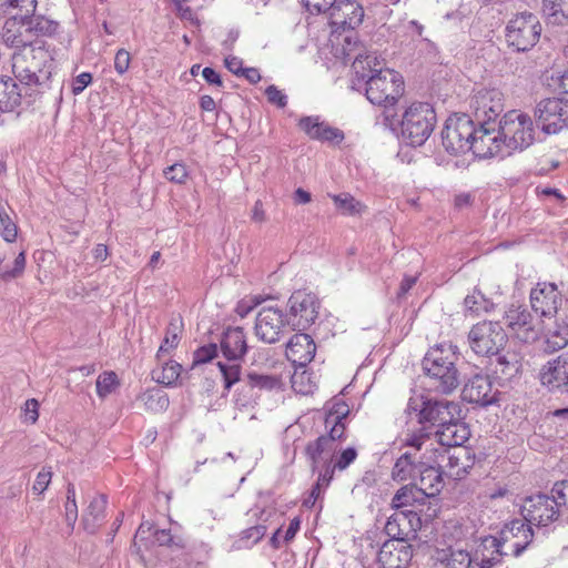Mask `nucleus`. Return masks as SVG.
<instances>
[{
    "label": "nucleus",
    "instance_id": "1",
    "mask_svg": "<svg viewBox=\"0 0 568 568\" xmlns=\"http://www.w3.org/2000/svg\"><path fill=\"white\" fill-rule=\"evenodd\" d=\"M352 67L356 79L365 82L366 98L372 104L393 106L403 95V77L392 69H383L375 53L356 54Z\"/></svg>",
    "mask_w": 568,
    "mask_h": 568
},
{
    "label": "nucleus",
    "instance_id": "2",
    "mask_svg": "<svg viewBox=\"0 0 568 568\" xmlns=\"http://www.w3.org/2000/svg\"><path fill=\"white\" fill-rule=\"evenodd\" d=\"M52 63L51 53L39 41L13 53L12 71L16 79L23 85L26 95H30L29 90L50 78Z\"/></svg>",
    "mask_w": 568,
    "mask_h": 568
},
{
    "label": "nucleus",
    "instance_id": "3",
    "mask_svg": "<svg viewBox=\"0 0 568 568\" xmlns=\"http://www.w3.org/2000/svg\"><path fill=\"white\" fill-rule=\"evenodd\" d=\"M458 355L456 346L439 344L432 347L423 359V368L435 382L434 387L442 394L453 393L459 385V373L456 367Z\"/></svg>",
    "mask_w": 568,
    "mask_h": 568
},
{
    "label": "nucleus",
    "instance_id": "4",
    "mask_svg": "<svg viewBox=\"0 0 568 568\" xmlns=\"http://www.w3.org/2000/svg\"><path fill=\"white\" fill-rule=\"evenodd\" d=\"M469 428L460 422V415H458L455 420L437 428L434 437H416L409 445L414 446L416 450L429 453L427 459L437 462V458H445V453H448L449 448H463L462 445L469 438Z\"/></svg>",
    "mask_w": 568,
    "mask_h": 568
},
{
    "label": "nucleus",
    "instance_id": "5",
    "mask_svg": "<svg viewBox=\"0 0 568 568\" xmlns=\"http://www.w3.org/2000/svg\"><path fill=\"white\" fill-rule=\"evenodd\" d=\"M499 134L504 138L505 151L510 155L514 152H523L534 144L536 128L530 115L511 110L499 121Z\"/></svg>",
    "mask_w": 568,
    "mask_h": 568
},
{
    "label": "nucleus",
    "instance_id": "6",
    "mask_svg": "<svg viewBox=\"0 0 568 568\" xmlns=\"http://www.w3.org/2000/svg\"><path fill=\"white\" fill-rule=\"evenodd\" d=\"M436 113L427 102H413L402 115V135L413 146L423 145L434 131Z\"/></svg>",
    "mask_w": 568,
    "mask_h": 568
},
{
    "label": "nucleus",
    "instance_id": "7",
    "mask_svg": "<svg viewBox=\"0 0 568 568\" xmlns=\"http://www.w3.org/2000/svg\"><path fill=\"white\" fill-rule=\"evenodd\" d=\"M221 349L226 359L233 363L217 362V367L224 381V388L230 389L240 381L241 365L236 361L242 359L247 352L246 336L242 327L227 328L221 339Z\"/></svg>",
    "mask_w": 568,
    "mask_h": 568
},
{
    "label": "nucleus",
    "instance_id": "8",
    "mask_svg": "<svg viewBox=\"0 0 568 568\" xmlns=\"http://www.w3.org/2000/svg\"><path fill=\"white\" fill-rule=\"evenodd\" d=\"M541 24L536 14L520 12L514 16L505 29V38L509 48L525 52L534 48L540 39Z\"/></svg>",
    "mask_w": 568,
    "mask_h": 568
},
{
    "label": "nucleus",
    "instance_id": "9",
    "mask_svg": "<svg viewBox=\"0 0 568 568\" xmlns=\"http://www.w3.org/2000/svg\"><path fill=\"white\" fill-rule=\"evenodd\" d=\"M475 134L477 129L468 114H454L446 120L442 143L448 153L464 154L470 151Z\"/></svg>",
    "mask_w": 568,
    "mask_h": 568
},
{
    "label": "nucleus",
    "instance_id": "10",
    "mask_svg": "<svg viewBox=\"0 0 568 568\" xmlns=\"http://www.w3.org/2000/svg\"><path fill=\"white\" fill-rule=\"evenodd\" d=\"M507 339V334L499 322H478L468 333L469 347L475 354L481 356L497 355Z\"/></svg>",
    "mask_w": 568,
    "mask_h": 568
},
{
    "label": "nucleus",
    "instance_id": "11",
    "mask_svg": "<svg viewBox=\"0 0 568 568\" xmlns=\"http://www.w3.org/2000/svg\"><path fill=\"white\" fill-rule=\"evenodd\" d=\"M287 306V324L293 329L304 331L314 324L321 303L315 294L296 291L288 298Z\"/></svg>",
    "mask_w": 568,
    "mask_h": 568
},
{
    "label": "nucleus",
    "instance_id": "12",
    "mask_svg": "<svg viewBox=\"0 0 568 568\" xmlns=\"http://www.w3.org/2000/svg\"><path fill=\"white\" fill-rule=\"evenodd\" d=\"M525 521L536 526H548L558 519L560 510L551 495L537 494L526 497L520 506Z\"/></svg>",
    "mask_w": 568,
    "mask_h": 568
},
{
    "label": "nucleus",
    "instance_id": "13",
    "mask_svg": "<svg viewBox=\"0 0 568 568\" xmlns=\"http://www.w3.org/2000/svg\"><path fill=\"white\" fill-rule=\"evenodd\" d=\"M408 409L414 412L419 423H429L437 428L455 420L460 415L459 406L448 400H422V407L415 400L409 402Z\"/></svg>",
    "mask_w": 568,
    "mask_h": 568
},
{
    "label": "nucleus",
    "instance_id": "14",
    "mask_svg": "<svg viewBox=\"0 0 568 568\" xmlns=\"http://www.w3.org/2000/svg\"><path fill=\"white\" fill-rule=\"evenodd\" d=\"M504 321L511 335L523 343H532L539 337V327L527 306L510 304Z\"/></svg>",
    "mask_w": 568,
    "mask_h": 568
},
{
    "label": "nucleus",
    "instance_id": "15",
    "mask_svg": "<svg viewBox=\"0 0 568 568\" xmlns=\"http://www.w3.org/2000/svg\"><path fill=\"white\" fill-rule=\"evenodd\" d=\"M470 109L477 123L495 124L504 111V95L498 89H479L470 99Z\"/></svg>",
    "mask_w": 568,
    "mask_h": 568
},
{
    "label": "nucleus",
    "instance_id": "16",
    "mask_svg": "<svg viewBox=\"0 0 568 568\" xmlns=\"http://www.w3.org/2000/svg\"><path fill=\"white\" fill-rule=\"evenodd\" d=\"M497 539L508 556L518 557L531 544L534 531L525 519L516 518L504 525Z\"/></svg>",
    "mask_w": 568,
    "mask_h": 568
},
{
    "label": "nucleus",
    "instance_id": "17",
    "mask_svg": "<svg viewBox=\"0 0 568 568\" xmlns=\"http://www.w3.org/2000/svg\"><path fill=\"white\" fill-rule=\"evenodd\" d=\"M536 116L544 132L556 134L568 128V106L558 98L545 99L536 108Z\"/></svg>",
    "mask_w": 568,
    "mask_h": 568
},
{
    "label": "nucleus",
    "instance_id": "18",
    "mask_svg": "<svg viewBox=\"0 0 568 568\" xmlns=\"http://www.w3.org/2000/svg\"><path fill=\"white\" fill-rule=\"evenodd\" d=\"M285 324L282 310L277 307H262L255 320V335L266 344H274L283 336Z\"/></svg>",
    "mask_w": 568,
    "mask_h": 568
},
{
    "label": "nucleus",
    "instance_id": "19",
    "mask_svg": "<svg viewBox=\"0 0 568 568\" xmlns=\"http://www.w3.org/2000/svg\"><path fill=\"white\" fill-rule=\"evenodd\" d=\"M420 528V518L414 510H397L388 517L384 530L392 539L389 541L407 542L416 538Z\"/></svg>",
    "mask_w": 568,
    "mask_h": 568
},
{
    "label": "nucleus",
    "instance_id": "20",
    "mask_svg": "<svg viewBox=\"0 0 568 568\" xmlns=\"http://www.w3.org/2000/svg\"><path fill=\"white\" fill-rule=\"evenodd\" d=\"M477 134L474 136L470 151L478 158L508 156L505 151L504 138L496 132L495 124L478 123Z\"/></svg>",
    "mask_w": 568,
    "mask_h": 568
},
{
    "label": "nucleus",
    "instance_id": "21",
    "mask_svg": "<svg viewBox=\"0 0 568 568\" xmlns=\"http://www.w3.org/2000/svg\"><path fill=\"white\" fill-rule=\"evenodd\" d=\"M326 12L331 24L343 30L355 29L364 18V9L355 0H336Z\"/></svg>",
    "mask_w": 568,
    "mask_h": 568
},
{
    "label": "nucleus",
    "instance_id": "22",
    "mask_svg": "<svg viewBox=\"0 0 568 568\" xmlns=\"http://www.w3.org/2000/svg\"><path fill=\"white\" fill-rule=\"evenodd\" d=\"M561 295L554 283H538L530 292L532 310L541 317H552L557 314Z\"/></svg>",
    "mask_w": 568,
    "mask_h": 568
},
{
    "label": "nucleus",
    "instance_id": "23",
    "mask_svg": "<svg viewBox=\"0 0 568 568\" xmlns=\"http://www.w3.org/2000/svg\"><path fill=\"white\" fill-rule=\"evenodd\" d=\"M542 385L568 395V352L547 362L540 369Z\"/></svg>",
    "mask_w": 568,
    "mask_h": 568
},
{
    "label": "nucleus",
    "instance_id": "24",
    "mask_svg": "<svg viewBox=\"0 0 568 568\" xmlns=\"http://www.w3.org/2000/svg\"><path fill=\"white\" fill-rule=\"evenodd\" d=\"M462 397L465 402L487 406L493 404L496 398L493 393V382L486 374L476 373L465 383Z\"/></svg>",
    "mask_w": 568,
    "mask_h": 568
},
{
    "label": "nucleus",
    "instance_id": "25",
    "mask_svg": "<svg viewBox=\"0 0 568 568\" xmlns=\"http://www.w3.org/2000/svg\"><path fill=\"white\" fill-rule=\"evenodd\" d=\"M284 366L283 362H274L271 372H268V367L248 372L246 376L247 385L251 388L264 392L282 390L284 388Z\"/></svg>",
    "mask_w": 568,
    "mask_h": 568
},
{
    "label": "nucleus",
    "instance_id": "26",
    "mask_svg": "<svg viewBox=\"0 0 568 568\" xmlns=\"http://www.w3.org/2000/svg\"><path fill=\"white\" fill-rule=\"evenodd\" d=\"M434 463L443 468L447 477L459 480L464 478L473 467L474 457L466 448H455L453 452L448 449V453H445V458H437V462Z\"/></svg>",
    "mask_w": 568,
    "mask_h": 568
},
{
    "label": "nucleus",
    "instance_id": "27",
    "mask_svg": "<svg viewBox=\"0 0 568 568\" xmlns=\"http://www.w3.org/2000/svg\"><path fill=\"white\" fill-rule=\"evenodd\" d=\"M413 557L407 542L385 541L378 551V562L383 568H406Z\"/></svg>",
    "mask_w": 568,
    "mask_h": 568
},
{
    "label": "nucleus",
    "instance_id": "28",
    "mask_svg": "<svg viewBox=\"0 0 568 568\" xmlns=\"http://www.w3.org/2000/svg\"><path fill=\"white\" fill-rule=\"evenodd\" d=\"M424 450L423 456L420 459L425 458L426 460H420L419 468L417 471L419 473V488L418 490L422 493V495L427 497H433L440 493V490L444 487V480H443V474L444 471L440 470L442 467H438V465L435 464L434 460H428L427 455Z\"/></svg>",
    "mask_w": 568,
    "mask_h": 568
},
{
    "label": "nucleus",
    "instance_id": "29",
    "mask_svg": "<svg viewBox=\"0 0 568 568\" xmlns=\"http://www.w3.org/2000/svg\"><path fill=\"white\" fill-rule=\"evenodd\" d=\"M475 566H500L501 558L508 556L497 537L485 536L479 539L471 552Z\"/></svg>",
    "mask_w": 568,
    "mask_h": 568
},
{
    "label": "nucleus",
    "instance_id": "30",
    "mask_svg": "<svg viewBox=\"0 0 568 568\" xmlns=\"http://www.w3.org/2000/svg\"><path fill=\"white\" fill-rule=\"evenodd\" d=\"M3 43L11 48L23 49L26 45H32V41L28 23L24 16L11 17L6 20L2 28Z\"/></svg>",
    "mask_w": 568,
    "mask_h": 568
},
{
    "label": "nucleus",
    "instance_id": "31",
    "mask_svg": "<svg viewBox=\"0 0 568 568\" xmlns=\"http://www.w3.org/2000/svg\"><path fill=\"white\" fill-rule=\"evenodd\" d=\"M316 345L308 334L297 333L286 344V357L293 364L305 366L315 356Z\"/></svg>",
    "mask_w": 568,
    "mask_h": 568
},
{
    "label": "nucleus",
    "instance_id": "32",
    "mask_svg": "<svg viewBox=\"0 0 568 568\" xmlns=\"http://www.w3.org/2000/svg\"><path fill=\"white\" fill-rule=\"evenodd\" d=\"M328 429L327 435H321L305 447V453L311 460L313 470H315L322 455L332 453L335 449V442L344 436L341 426H332Z\"/></svg>",
    "mask_w": 568,
    "mask_h": 568
},
{
    "label": "nucleus",
    "instance_id": "33",
    "mask_svg": "<svg viewBox=\"0 0 568 568\" xmlns=\"http://www.w3.org/2000/svg\"><path fill=\"white\" fill-rule=\"evenodd\" d=\"M311 139L339 143L344 139V134L339 129L332 128L324 122H320L318 118L305 116L298 123Z\"/></svg>",
    "mask_w": 568,
    "mask_h": 568
},
{
    "label": "nucleus",
    "instance_id": "34",
    "mask_svg": "<svg viewBox=\"0 0 568 568\" xmlns=\"http://www.w3.org/2000/svg\"><path fill=\"white\" fill-rule=\"evenodd\" d=\"M471 556L470 551L453 546L436 551V559L444 568H474Z\"/></svg>",
    "mask_w": 568,
    "mask_h": 568
},
{
    "label": "nucleus",
    "instance_id": "35",
    "mask_svg": "<svg viewBox=\"0 0 568 568\" xmlns=\"http://www.w3.org/2000/svg\"><path fill=\"white\" fill-rule=\"evenodd\" d=\"M24 88L19 89L11 78L0 77V111L10 112L19 105Z\"/></svg>",
    "mask_w": 568,
    "mask_h": 568
},
{
    "label": "nucleus",
    "instance_id": "36",
    "mask_svg": "<svg viewBox=\"0 0 568 568\" xmlns=\"http://www.w3.org/2000/svg\"><path fill=\"white\" fill-rule=\"evenodd\" d=\"M105 506L106 497L104 495H99L90 501L82 516V525L88 532L93 534L97 531L104 519Z\"/></svg>",
    "mask_w": 568,
    "mask_h": 568
},
{
    "label": "nucleus",
    "instance_id": "37",
    "mask_svg": "<svg viewBox=\"0 0 568 568\" xmlns=\"http://www.w3.org/2000/svg\"><path fill=\"white\" fill-rule=\"evenodd\" d=\"M31 39L52 37L58 32L59 22L42 14L24 13Z\"/></svg>",
    "mask_w": 568,
    "mask_h": 568
},
{
    "label": "nucleus",
    "instance_id": "38",
    "mask_svg": "<svg viewBox=\"0 0 568 568\" xmlns=\"http://www.w3.org/2000/svg\"><path fill=\"white\" fill-rule=\"evenodd\" d=\"M494 307L495 304L479 291H474L464 300V313L466 316L477 317L491 312Z\"/></svg>",
    "mask_w": 568,
    "mask_h": 568
},
{
    "label": "nucleus",
    "instance_id": "39",
    "mask_svg": "<svg viewBox=\"0 0 568 568\" xmlns=\"http://www.w3.org/2000/svg\"><path fill=\"white\" fill-rule=\"evenodd\" d=\"M546 351L555 353L568 345V324L566 322H556L554 327L546 334Z\"/></svg>",
    "mask_w": 568,
    "mask_h": 568
},
{
    "label": "nucleus",
    "instance_id": "40",
    "mask_svg": "<svg viewBox=\"0 0 568 568\" xmlns=\"http://www.w3.org/2000/svg\"><path fill=\"white\" fill-rule=\"evenodd\" d=\"M161 368L153 371V378L165 386H176L182 373V365L175 361H164L162 358Z\"/></svg>",
    "mask_w": 568,
    "mask_h": 568
},
{
    "label": "nucleus",
    "instance_id": "41",
    "mask_svg": "<svg viewBox=\"0 0 568 568\" xmlns=\"http://www.w3.org/2000/svg\"><path fill=\"white\" fill-rule=\"evenodd\" d=\"M140 402L144 405L146 410L160 413L168 409L170 405L169 396L161 389H148L140 394Z\"/></svg>",
    "mask_w": 568,
    "mask_h": 568
},
{
    "label": "nucleus",
    "instance_id": "42",
    "mask_svg": "<svg viewBox=\"0 0 568 568\" xmlns=\"http://www.w3.org/2000/svg\"><path fill=\"white\" fill-rule=\"evenodd\" d=\"M328 196L333 200L336 210L343 215H359L366 207L349 193L328 194Z\"/></svg>",
    "mask_w": 568,
    "mask_h": 568
},
{
    "label": "nucleus",
    "instance_id": "43",
    "mask_svg": "<svg viewBox=\"0 0 568 568\" xmlns=\"http://www.w3.org/2000/svg\"><path fill=\"white\" fill-rule=\"evenodd\" d=\"M416 456L410 453L403 454L393 467V478L397 481H405L412 478L419 468L415 465Z\"/></svg>",
    "mask_w": 568,
    "mask_h": 568
},
{
    "label": "nucleus",
    "instance_id": "44",
    "mask_svg": "<svg viewBox=\"0 0 568 568\" xmlns=\"http://www.w3.org/2000/svg\"><path fill=\"white\" fill-rule=\"evenodd\" d=\"M348 413L349 408L344 402L338 400L334 403L332 408L326 414L325 427L331 428L332 426H341L344 435L346 429L344 419L346 418Z\"/></svg>",
    "mask_w": 568,
    "mask_h": 568
},
{
    "label": "nucleus",
    "instance_id": "45",
    "mask_svg": "<svg viewBox=\"0 0 568 568\" xmlns=\"http://www.w3.org/2000/svg\"><path fill=\"white\" fill-rule=\"evenodd\" d=\"M422 493L415 486L407 485L399 488L392 499V507L399 510L404 507L412 506Z\"/></svg>",
    "mask_w": 568,
    "mask_h": 568
},
{
    "label": "nucleus",
    "instance_id": "46",
    "mask_svg": "<svg viewBox=\"0 0 568 568\" xmlns=\"http://www.w3.org/2000/svg\"><path fill=\"white\" fill-rule=\"evenodd\" d=\"M119 379L114 372H104L97 379V393L104 398L112 394L119 386Z\"/></svg>",
    "mask_w": 568,
    "mask_h": 568
},
{
    "label": "nucleus",
    "instance_id": "47",
    "mask_svg": "<svg viewBox=\"0 0 568 568\" xmlns=\"http://www.w3.org/2000/svg\"><path fill=\"white\" fill-rule=\"evenodd\" d=\"M153 542L169 548H183V538L172 534L171 529H156L153 532Z\"/></svg>",
    "mask_w": 568,
    "mask_h": 568
},
{
    "label": "nucleus",
    "instance_id": "48",
    "mask_svg": "<svg viewBox=\"0 0 568 568\" xmlns=\"http://www.w3.org/2000/svg\"><path fill=\"white\" fill-rule=\"evenodd\" d=\"M179 341V326L171 322L166 329L165 337L158 351V361L161 362L162 356H164L165 353H169L171 349L176 347Z\"/></svg>",
    "mask_w": 568,
    "mask_h": 568
},
{
    "label": "nucleus",
    "instance_id": "49",
    "mask_svg": "<svg viewBox=\"0 0 568 568\" xmlns=\"http://www.w3.org/2000/svg\"><path fill=\"white\" fill-rule=\"evenodd\" d=\"M65 521L68 527L72 530L78 519V506L75 501V488L72 484L68 485L67 501L64 505Z\"/></svg>",
    "mask_w": 568,
    "mask_h": 568
},
{
    "label": "nucleus",
    "instance_id": "50",
    "mask_svg": "<svg viewBox=\"0 0 568 568\" xmlns=\"http://www.w3.org/2000/svg\"><path fill=\"white\" fill-rule=\"evenodd\" d=\"M0 233L2 239L9 243L14 242L18 234V227L16 223L10 219V216L4 212L2 207H0Z\"/></svg>",
    "mask_w": 568,
    "mask_h": 568
},
{
    "label": "nucleus",
    "instance_id": "51",
    "mask_svg": "<svg viewBox=\"0 0 568 568\" xmlns=\"http://www.w3.org/2000/svg\"><path fill=\"white\" fill-rule=\"evenodd\" d=\"M266 534L265 525H255L250 528L244 529L241 532L240 540L244 544L245 547H251L257 544Z\"/></svg>",
    "mask_w": 568,
    "mask_h": 568
},
{
    "label": "nucleus",
    "instance_id": "52",
    "mask_svg": "<svg viewBox=\"0 0 568 568\" xmlns=\"http://www.w3.org/2000/svg\"><path fill=\"white\" fill-rule=\"evenodd\" d=\"M163 173L166 180L179 184L185 183L189 176L186 166L183 163H174L171 166L166 168L163 171Z\"/></svg>",
    "mask_w": 568,
    "mask_h": 568
},
{
    "label": "nucleus",
    "instance_id": "53",
    "mask_svg": "<svg viewBox=\"0 0 568 568\" xmlns=\"http://www.w3.org/2000/svg\"><path fill=\"white\" fill-rule=\"evenodd\" d=\"M26 267V253L20 252L14 258L13 267L8 271L0 272V280L8 281L11 278L20 277L23 274Z\"/></svg>",
    "mask_w": 568,
    "mask_h": 568
},
{
    "label": "nucleus",
    "instance_id": "54",
    "mask_svg": "<svg viewBox=\"0 0 568 568\" xmlns=\"http://www.w3.org/2000/svg\"><path fill=\"white\" fill-rule=\"evenodd\" d=\"M216 355H217L216 344L204 345L194 352L193 366L207 363V362L212 361L213 358H215Z\"/></svg>",
    "mask_w": 568,
    "mask_h": 568
},
{
    "label": "nucleus",
    "instance_id": "55",
    "mask_svg": "<svg viewBox=\"0 0 568 568\" xmlns=\"http://www.w3.org/2000/svg\"><path fill=\"white\" fill-rule=\"evenodd\" d=\"M551 496L560 511L562 508H568V480L556 483L551 489Z\"/></svg>",
    "mask_w": 568,
    "mask_h": 568
},
{
    "label": "nucleus",
    "instance_id": "56",
    "mask_svg": "<svg viewBox=\"0 0 568 568\" xmlns=\"http://www.w3.org/2000/svg\"><path fill=\"white\" fill-rule=\"evenodd\" d=\"M37 8V0H2V9H19L24 13H33Z\"/></svg>",
    "mask_w": 568,
    "mask_h": 568
},
{
    "label": "nucleus",
    "instance_id": "57",
    "mask_svg": "<svg viewBox=\"0 0 568 568\" xmlns=\"http://www.w3.org/2000/svg\"><path fill=\"white\" fill-rule=\"evenodd\" d=\"M52 470L51 467H43L37 475L32 490L36 494H43L51 483Z\"/></svg>",
    "mask_w": 568,
    "mask_h": 568
},
{
    "label": "nucleus",
    "instance_id": "58",
    "mask_svg": "<svg viewBox=\"0 0 568 568\" xmlns=\"http://www.w3.org/2000/svg\"><path fill=\"white\" fill-rule=\"evenodd\" d=\"M357 457V452L353 447L344 449L334 463V468L337 470H345Z\"/></svg>",
    "mask_w": 568,
    "mask_h": 568
},
{
    "label": "nucleus",
    "instance_id": "59",
    "mask_svg": "<svg viewBox=\"0 0 568 568\" xmlns=\"http://www.w3.org/2000/svg\"><path fill=\"white\" fill-rule=\"evenodd\" d=\"M130 62L131 57L126 50L120 49L116 51L114 57V69L119 74H124L128 71Z\"/></svg>",
    "mask_w": 568,
    "mask_h": 568
},
{
    "label": "nucleus",
    "instance_id": "60",
    "mask_svg": "<svg viewBox=\"0 0 568 568\" xmlns=\"http://www.w3.org/2000/svg\"><path fill=\"white\" fill-rule=\"evenodd\" d=\"M265 94L270 103L284 108L287 104V97L275 85H270L265 90Z\"/></svg>",
    "mask_w": 568,
    "mask_h": 568
},
{
    "label": "nucleus",
    "instance_id": "61",
    "mask_svg": "<svg viewBox=\"0 0 568 568\" xmlns=\"http://www.w3.org/2000/svg\"><path fill=\"white\" fill-rule=\"evenodd\" d=\"M92 81V75L89 72H82L74 78L72 84V92L80 94Z\"/></svg>",
    "mask_w": 568,
    "mask_h": 568
},
{
    "label": "nucleus",
    "instance_id": "62",
    "mask_svg": "<svg viewBox=\"0 0 568 568\" xmlns=\"http://www.w3.org/2000/svg\"><path fill=\"white\" fill-rule=\"evenodd\" d=\"M38 408H39V403L37 399L31 398L26 402L24 415H26L27 422L34 424L38 420V418H39Z\"/></svg>",
    "mask_w": 568,
    "mask_h": 568
},
{
    "label": "nucleus",
    "instance_id": "63",
    "mask_svg": "<svg viewBox=\"0 0 568 568\" xmlns=\"http://www.w3.org/2000/svg\"><path fill=\"white\" fill-rule=\"evenodd\" d=\"M260 303H261V301L257 297H252L250 300H242L241 302L237 303L235 311H236L237 315H240L241 317H245Z\"/></svg>",
    "mask_w": 568,
    "mask_h": 568
},
{
    "label": "nucleus",
    "instance_id": "64",
    "mask_svg": "<svg viewBox=\"0 0 568 568\" xmlns=\"http://www.w3.org/2000/svg\"><path fill=\"white\" fill-rule=\"evenodd\" d=\"M559 98L565 100L568 106V69L558 78Z\"/></svg>",
    "mask_w": 568,
    "mask_h": 568
}]
</instances>
